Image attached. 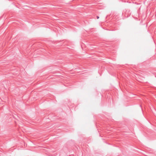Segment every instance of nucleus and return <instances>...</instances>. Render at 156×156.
<instances>
[{
	"instance_id": "f257e3e1",
	"label": "nucleus",
	"mask_w": 156,
	"mask_h": 156,
	"mask_svg": "<svg viewBox=\"0 0 156 156\" xmlns=\"http://www.w3.org/2000/svg\"><path fill=\"white\" fill-rule=\"evenodd\" d=\"M97 19H98L99 18V17L98 16H97Z\"/></svg>"
}]
</instances>
